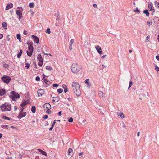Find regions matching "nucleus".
Here are the masks:
<instances>
[{"label":"nucleus","instance_id":"31","mask_svg":"<svg viewBox=\"0 0 159 159\" xmlns=\"http://www.w3.org/2000/svg\"><path fill=\"white\" fill-rule=\"evenodd\" d=\"M63 89H61L59 88L57 90V92L58 93H60L63 92Z\"/></svg>","mask_w":159,"mask_h":159},{"label":"nucleus","instance_id":"19","mask_svg":"<svg viewBox=\"0 0 159 159\" xmlns=\"http://www.w3.org/2000/svg\"><path fill=\"white\" fill-rule=\"evenodd\" d=\"M38 151H39L41 154H42L43 155L47 156V154H46V152L44 151H43L41 149H38Z\"/></svg>","mask_w":159,"mask_h":159},{"label":"nucleus","instance_id":"56","mask_svg":"<svg viewBox=\"0 0 159 159\" xmlns=\"http://www.w3.org/2000/svg\"><path fill=\"white\" fill-rule=\"evenodd\" d=\"M68 90H67V88H66L65 89H64V92L65 93H66L67 92Z\"/></svg>","mask_w":159,"mask_h":159},{"label":"nucleus","instance_id":"30","mask_svg":"<svg viewBox=\"0 0 159 159\" xmlns=\"http://www.w3.org/2000/svg\"><path fill=\"white\" fill-rule=\"evenodd\" d=\"M119 116H120V117L122 118H123L125 117V116L123 113H119Z\"/></svg>","mask_w":159,"mask_h":159},{"label":"nucleus","instance_id":"17","mask_svg":"<svg viewBox=\"0 0 159 159\" xmlns=\"http://www.w3.org/2000/svg\"><path fill=\"white\" fill-rule=\"evenodd\" d=\"M37 59L39 61L43 60L42 57L40 54H39L38 55L37 57Z\"/></svg>","mask_w":159,"mask_h":159},{"label":"nucleus","instance_id":"16","mask_svg":"<svg viewBox=\"0 0 159 159\" xmlns=\"http://www.w3.org/2000/svg\"><path fill=\"white\" fill-rule=\"evenodd\" d=\"M13 6V5L12 3L7 4L6 6V9L7 10H8L11 8Z\"/></svg>","mask_w":159,"mask_h":159},{"label":"nucleus","instance_id":"47","mask_svg":"<svg viewBox=\"0 0 159 159\" xmlns=\"http://www.w3.org/2000/svg\"><path fill=\"white\" fill-rule=\"evenodd\" d=\"M35 80L37 81H39L40 80V78L39 76H37L36 77Z\"/></svg>","mask_w":159,"mask_h":159},{"label":"nucleus","instance_id":"36","mask_svg":"<svg viewBox=\"0 0 159 159\" xmlns=\"http://www.w3.org/2000/svg\"><path fill=\"white\" fill-rule=\"evenodd\" d=\"M34 3H30L29 4V7L30 8H32L34 7Z\"/></svg>","mask_w":159,"mask_h":159},{"label":"nucleus","instance_id":"18","mask_svg":"<svg viewBox=\"0 0 159 159\" xmlns=\"http://www.w3.org/2000/svg\"><path fill=\"white\" fill-rule=\"evenodd\" d=\"M5 93V91L4 89H0V96L4 95Z\"/></svg>","mask_w":159,"mask_h":159},{"label":"nucleus","instance_id":"24","mask_svg":"<svg viewBox=\"0 0 159 159\" xmlns=\"http://www.w3.org/2000/svg\"><path fill=\"white\" fill-rule=\"evenodd\" d=\"M22 52H23L22 50H20V51L19 52V53L17 55V57L18 58H19L20 57L22 54Z\"/></svg>","mask_w":159,"mask_h":159},{"label":"nucleus","instance_id":"52","mask_svg":"<svg viewBox=\"0 0 159 159\" xmlns=\"http://www.w3.org/2000/svg\"><path fill=\"white\" fill-rule=\"evenodd\" d=\"M62 87L64 89L67 88V86L65 85H62Z\"/></svg>","mask_w":159,"mask_h":159},{"label":"nucleus","instance_id":"29","mask_svg":"<svg viewBox=\"0 0 159 159\" xmlns=\"http://www.w3.org/2000/svg\"><path fill=\"white\" fill-rule=\"evenodd\" d=\"M27 101H24L23 102V103H22L21 106L22 107H24L25 106V105H26L27 103Z\"/></svg>","mask_w":159,"mask_h":159},{"label":"nucleus","instance_id":"62","mask_svg":"<svg viewBox=\"0 0 159 159\" xmlns=\"http://www.w3.org/2000/svg\"><path fill=\"white\" fill-rule=\"evenodd\" d=\"M133 4L134 5V7H135L136 4H135V1H134V0L133 1Z\"/></svg>","mask_w":159,"mask_h":159},{"label":"nucleus","instance_id":"48","mask_svg":"<svg viewBox=\"0 0 159 159\" xmlns=\"http://www.w3.org/2000/svg\"><path fill=\"white\" fill-rule=\"evenodd\" d=\"M48 118V116L47 115H44L43 116V118L44 119H46Z\"/></svg>","mask_w":159,"mask_h":159},{"label":"nucleus","instance_id":"57","mask_svg":"<svg viewBox=\"0 0 159 159\" xmlns=\"http://www.w3.org/2000/svg\"><path fill=\"white\" fill-rule=\"evenodd\" d=\"M106 56V55H103V56H102V59H104L105 57Z\"/></svg>","mask_w":159,"mask_h":159},{"label":"nucleus","instance_id":"40","mask_svg":"<svg viewBox=\"0 0 159 159\" xmlns=\"http://www.w3.org/2000/svg\"><path fill=\"white\" fill-rule=\"evenodd\" d=\"M133 84V83L132 81H130L129 82V86L128 89H129L131 87L132 85Z\"/></svg>","mask_w":159,"mask_h":159},{"label":"nucleus","instance_id":"26","mask_svg":"<svg viewBox=\"0 0 159 159\" xmlns=\"http://www.w3.org/2000/svg\"><path fill=\"white\" fill-rule=\"evenodd\" d=\"M33 52L30 51H27V55L29 56H30L32 55V53Z\"/></svg>","mask_w":159,"mask_h":159},{"label":"nucleus","instance_id":"2","mask_svg":"<svg viewBox=\"0 0 159 159\" xmlns=\"http://www.w3.org/2000/svg\"><path fill=\"white\" fill-rule=\"evenodd\" d=\"M0 108L2 111H10L11 109V106L10 104H5L0 106Z\"/></svg>","mask_w":159,"mask_h":159},{"label":"nucleus","instance_id":"60","mask_svg":"<svg viewBox=\"0 0 159 159\" xmlns=\"http://www.w3.org/2000/svg\"><path fill=\"white\" fill-rule=\"evenodd\" d=\"M3 37V35L2 34H0V39H2Z\"/></svg>","mask_w":159,"mask_h":159},{"label":"nucleus","instance_id":"50","mask_svg":"<svg viewBox=\"0 0 159 159\" xmlns=\"http://www.w3.org/2000/svg\"><path fill=\"white\" fill-rule=\"evenodd\" d=\"M47 112L49 114H50L51 113V111L50 110H46Z\"/></svg>","mask_w":159,"mask_h":159},{"label":"nucleus","instance_id":"55","mask_svg":"<svg viewBox=\"0 0 159 159\" xmlns=\"http://www.w3.org/2000/svg\"><path fill=\"white\" fill-rule=\"evenodd\" d=\"M56 120H54V121L53 123L52 124V127H53L54 126V125H55V123H56Z\"/></svg>","mask_w":159,"mask_h":159},{"label":"nucleus","instance_id":"11","mask_svg":"<svg viewBox=\"0 0 159 159\" xmlns=\"http://www.w3.org/2000/svg\"><path fill=\"white\" fill-rule=\"evenodd\" d=\"M32 37L33 39L34 42L36 44H38L39 43V39L38 37L34 35H32Z\"/></svg>","mask_w":159,"mask_h":159},{"label":"nucleus","instance_id":"7","mask_svg":"<svg viewBox=\"0 0 159 159\" xmlns=\"http://www.w3.org/2000/svg\"><path fill=\"white\" fill-rule=\"evenodd\" d=\"M72 87L73 90L77 89L80 88V86L79 84L77 82H73L72 84Z\"/></svg>","mask_w":159,"mask_h":159},{"label":"nucleus","instance_id":"39","mask_svg":"<svg viewBox=\"0 0 159 159\" xmlns=\"http://www.w3.org/2000/svg\"><path fill=\"white\" fill-rule=\"evenodd\" d=\"M155 68L156 71H159V67H158L157 66L155 65Z\"/></svg>","mask_w":159,"mask_h":159},{"label":"nucleus","instance_id":"4","mask_svg":"<svg viewBox=\"0 0 159 159\" xmlns=\"http://www.w3.org/2000/svg\"><path fill=\"white\" fill-rule=\"evenodd\" d=\"M12 100L15 101L16 99L19 98L20 97V95L18 93L15 92L14 91H12L10 95L9 96Z\"/></svg>","mask_w":159,"mask_h":159},{"label":"nucleus","instance_id":"27","mask_svg":"<svg viewBox=\"0 0 159 159\" xmlns=\"http://www.w3.org/2000/svg\"><path fill=\"white\" fill-rule=\"evenodd\" d=\"M143 13L146 14V16H148L149 15V13L148 12V11L147 10H145L143 11Z\"/></svg>","mask_w":159,"mask_h":159},{"label":"nucleus","instance_id":"20","mask_svg":"<svg viewBox=\"0 0 159 159\" xmlns=\"http://www.w3.org/2000/svg\"><path fill=\"white\" fill-rule=\"evenodd\" d=\"M85 83L87 84V86L89 87L90 85L91 84L89 83V79H86L85 81Z\"/></svg>","mask_w":159,"mask_h":159},{"label":"nucleus","instance_id":"32","mask_svg":"<svg viewBox=\"0 0 159 159\" xmlns=\"http://www.w3.org/2000/svg\"><path fill=\"white\" fill-rule=\"evenodd\" d=\"M154 4L155 6L159 8V3L157 1H155L154 2Z\"/></svg>","mask_w":159,"mask_h":159},{"label":"nucleus","instance_id":"45","mask_svg":"<svg viewBox=\"0 0 159 159\" xmlns=\"http://www.w3.org/2000/svg\"><path fill=\"white\" fill-rule=\"evenodd\" d=\"M7 125H1V127L2 128H7Z\"/></svg>","mask_w":159,"mask_h":159},{"label":"nucleus","instance_id":"12","mask_svg":"<svg viewBox=\"0 0 159 159\" xmlns=\"http://www.w3.org/2000/svg\"><path fill=\"white\" fill-rule=\"evenodd\" d=\"M26 114L25 112L20 111L19 115L18 116V117L19 119H20L21 118L25 117Z\"/></svg>","mask_w":159,"mask_h":159},{"label":"nucleus","instance_id":"6","mask_svg":"<svg viewBox=\"0 0 159 159\" xmlns=\"http://www.w3.org/2000/svg\"><path fill=\"white\" fill-rule=\"evenodd\" d=\"M148 10L149 11H151L152 12H154L155 10L153 7L152 3L150 2H148Z\"/></svg>","mask_w":159,"mask_h":159},{"label":"nucleus","instance_id":"33","mask_svg":"<svg viewBox=\"0 0 159 159\" xmlns=\"http://www.w3.org/2000/svg\"><path fill=\"white\" fill-rule=\"evenodd\" d=\"M30 63L27 62L26 61V66H25V67L27 69H28L30 65Z\"/></svg>","mask_w":159,"mask_h":159},{"label":"nucleus","instance_id":"3","mask_svg":"<svg viewBox=\"0 0 159 159\" xmlns=\"http://www.w3.org/2000/svg\"><path fill=\"white\" fill-rule=\"evenodd\" d=\"M23 11V9L22 7H18L16 11V14L18 16L19 19L20 20V19L22 17V12Z\"/></svg>","mask_w":159,"mask_h":159},{"label":"nucleus","instance_id":"59","mask_svg":"<svg viewBox=\"0 0 159 159\" xmlns=\"http://www.w3.org/2000/svg\"><path fill=\"white\" fill-rule=\"evenodd\" d=\"M58 115L59 116H61V112L60 111L58 113Z\"/></svg>","mask_w":159,"mask_h":159},{"label":"nucleus","instance_id":"15","mask_svg":"<svg viewBox=\"0 0 159 159\" xmlns=\"http://www.w3.org/2000/svg\"><path fill=\"white\" fill-rule=\"evenodd\" d=\"M59 98L58 97H53L52 98V100L54 102H57L59 101Z\"/></svg>","mask_w":159,"mask_h":159},{"label":"nucleus","instance_id":"13","mask_svg":"<svg viewBox=\"0 0 159 159\" xmlns=\"http://www.w3.org/2000/svg\"><path fill=\"white\" fill-rule=\"evenodd\" d=\"M44 94V91L42 89H39L38 90V96L39 97L42 96Z\"/></svg>","mask_w":159,"mask_h":159},{"label":"nucleus","instance_id":"23","mask_svg":"<svg viewBox=\"0 0 159 159\" xmlns=\"http://www.w3.org/2000/svg\"><path fill=\"white\" fill-rule=\"evenodd\" d=\"M2 27L5 29H7V24L6 22H3L2 24Z\"/></svg>","mask_w":159,"mask_h":159},{"label":"nucleus","instance_id":"9","mask_svg":"<svg viewBox=\"0 0 159 159\" xmlns=\"http://www.w3.org/2000/svg\"><path fill=\"white\" fill-rule=\"evenodd\" d=\"M74 93L77 96H79L80 95L81 92L80 88L77 89L73 90Z\"/></svg>","mask_w":159,"mask_h":159},{"label":"nucleus","instance_id":"49","mask_svg":"<svg viewBox=\"0 0 159 159\" xmlns=\"http://www.w3.org/2000/svg\"><path fill=\"white\" fill-rule=\"evenodd\" d=\"M99 94L100 96H102L103 95V93L102 91H100L99 92Z\"/></svg>","mask_w":159,"mask_h":159},{"label":"nucleus","instance_id":"1","mask_svg":"<svg viewBox=\"0 0 159 159\" xmlns=\"http://www.w3.org/2000/svg\"><path fill=\"white\" fill-rule=\"evenodd\" d=\"M70 69L72 73H77L81 69V66L78 64L74 63L71 65Z\"/></svg>","mask_w":159,"mask_h":159},{"label":"nucleus","instance_id":"61","mask_svg":"<svg viewBox=\"0 0 159 159\" xmlns=\"http://www.w3.org/2000/svg\"><path fill=\"white\" fill-rule=\"evenodd\" d=\"M156 59H157V60H159V56H157L156 57Z\"/></svg>","mask_w":159,"mask_h":159},{"label":"nucleus","instance_id":"51","mask_svg":"<svg viewBox=\"0 0 159 159\" xmlns=\"http://www.w3.org/2000/svg\"><path fill=\"white\" fill-rule=\"evenodd\" d=\"M58 86V85L56 84H53V87H57Z\"/></svg>","mask_w":159,"mask_h":159},{"label":"nucleus","instance_id":"41","mask_svg":"<svg viewBox=\"0 0 159 159\" xmlns=\"http://www.w3.org/2000/svg\"><path fill=\"white\" fill-rule=\"evenodd\" d=\"M51 32L50 31V28H47L46 30V33L48 34H50V33Z\"/></svg>","mask_w":159,"mask_h":159},{"label":"nucleus","instance_id":"37","mask_svg":"<svg viewBox=\"0 0 159 159\" xmlns=\"http://www.w3.org/2000/svg\"><path fill=\"white\" fill-rule=\"evenodd\" d=\"M2 117L4 119L7 120H10V118H9L5 116H3Z\"/></svg>","mask_w":159,"mask_h":159},{"label":"nucleus","instance_id":"28","mask_svg":"<svg viewBox=\"0 0 159 159\" xmlns=\"http://www.w3.org/2000/svg\"><path fill=\"white\" fill-rule=\"evenodd\" d=\"M17 39H18L20 42H21V38L20 36V34H18L16 36Z\"/></svg>","mask_w":159,"mask_h":159},{"label":"nucleus","instance_id":"14","mask_svg":"<svg viewBox=\"0 0 159 159\" xmlns=\"http://www.w3.org/2000/svg\"><path fill=\"white\" fill-rule=\"evenodd\" d=\"M96 49L97 52L100 54L102 53L101 48L98 45H97L96 47Z\"/></svg>","mask_w":159,"mask_h":159},{"label":"nucleus","instance_id":"64","mask_svg":"<svg viewBox=\"0 0 159 159\" xmlns=\"http://www.w3.org/2000/svg\"><path fill=\"white\" fill-rule=\"evenodd\" d=\"M139 135H140V132H138V133H137V136L138 137L139 136Z\"/></svg>","mask_w":159,"mask_h":159},{"label":"nucleus","instance_id":"44","mask_svg":"<svg viewBox=\"0 0 159 159\" xmlns=\"http://www.w3.org/2000/svg\"><path fill=\"white\" fill-rule=\"evenodd\" d=\"M69 122H72L73 121V119L72 117H70L68 120Z\"/></svg>","mask_w":159,"mask_h":159},{"label":"nucleus","instance_id":"58","mask_svg":"<svg viewBox=\"0 0 159 159\" xmlns=\"http://www.w3.org/2000/svg\"><path fill=\"white\" fill-rule=\"evenodd\" d=\"M72 45H70L69 46V49L70 50H71L72 49Z\"/></svg>","mask_w":159,"mask_h":159},{"label":"nucleus","instance_id":"5","mask_svg":"<svg viewBox=\"0 0 159 159\" xmlns=\"http://www.w3.org/2000/svg\"><path fill=\"white\" fill-rule=\"evenodd\" d=\"M2 80L5 83L7 84L11 80L10 77L6 75H4L2 78Z\"/></svg>","mask_w":159,"mask_h":159},{"label":"nucleus","instance_id":"21","mask_svg":"<svg viewBox=\"0 0 159 159\" xmlns=\"http://www.w3.org/2000/svg\"><path fill=\"white\" fill-rule=\"evenodd\" d=\"M31 110L33 113H35L36 112V108L34 106H32Z\"/></svg>","mask_w":159,"mask_h":159},{"label":"nucleus","instance_id":"54","mask_svg":"<svg viewBox=\"0 0 159 159\" xmlns=\"http://www.w3.org/2000/svg\"><path fill=\"white\" fill-rule=\"evenodd\" d=\"M93 7L95 8H97V5L96 4H93Z\"/></svg>","mask_w":159,"mask_h":159},{"label":"nucleus","instance_id":"53","mask_svg":"<svg viewBox=\"0 0 159 159\" xmlns=\"http://www.w3.org/2000/svg\"><path fill=\"white\" fill-rule=\"evenodd\" d=\"M23 34L25 35H27V32L26 31L24 30Z\"/></svg>","mask_w":159,"mask_h":159},{"label":"nucleus","instance_id":"63","mask_svg":"<svg viewBox=\"0 0 159 159\" xmlns=\"http://www.w3.org/2000/svg\"><path fill=\"white\" fill-rule=\"evenodd\" d=\"M53 127H52H52L49 128V130H52V129H53Z\"/></svg>","mask_w":159,"mask_h":159},{"label":"nucleus","instance_id":"34","mask_svg":"<svg viewBox=\"0 0 159 159\" xmlns=\"http://www.w3.org/2000/svg\"><path fill=\"white\" fill-rule=\"evenodd\" d=\"M72 151H73V150H72V149L71 148H69L68 149V155H69L70 153H71V152H72Z\"/></svg>","mask_w":159,"mask_h":159},{"label":"nucleus","instance_id":"10","mask_svg":"<svg viewBox=\"0 0 159 159\" xmlns=\"http://www.w3.org/2000/svg\"><path fill=\"white\" fill-rule=\"evenodd\" d=\"M43 107L45 110H50L51 108V106L50 104L46 103L44 104Z\"/></svg>","mask_w":159,"mask_h":159},{"label":"nucleus","instance_id":"35","mask_svg":"<svg viewBox=\"0 0 159 159\" xmlns=\"http://www.w3.org/2000/svg\"><path fill=\"white\" fill-rule=\"evenodd\" d=\"M152 22L148 21L147 22V24L149 26H150L152 24Z\"/></svg>","mask_w":159,"mask_h":159},{"label":"nucleus","instance_id":"22","mask_svg":"<svg viewBox=\"0 0 159 159\" xmlns=\"http://www.w3.org/2000/svg\"><path fill=\"white\" fill-rule=\"evenodd\" d=\"M43 60L42 61H39L38 63V64L39 66H42L43 65Z\"/></svg>","mask_w":159,"mask_h":159},{"label":"nucleus","instance_id":"38","mask_svg":"<svg viewBox=\"0 0 159 159\" xmlns=\"http://www.w3.org/2000/svg\"><path fill=\"white\" fill-rule=\"evenodd\" d=\"M134 12H137V13H140L139 11L138 10V8H137V7H136V8L134 10Z\"/></svg>","mask_w":159,"mask_h":159},{"label":"nucleus","instance_id":"8","mask_svg":"<svg viewBox=\"0 0 159 159\" xmlns=\"http://www.w3.org/2000/svg\"><path fill=\"white\" fill-rule=\"evenodd\" d=\"M28 45L29 48H28V51H30L33 52V43L32 42H28L27 43Z\"/></svg>","mask_w":159,"mask_h":159},{"label":"nucleus","instance_id":"42","mask_svg":"<svg viewBox=\"0 0 159 159\" xmlns=\"http://www.w3.org/2000/svg\"><path fill=\"white\" fill-rule=\"evenodd\" d=\"M150 38V36L149 35L147 36V37H146V40L145 41V42H148L149 40L148 39Z\"/></svg>","mask_w":159,"mask_h":159},{"label":"nucleus","instance_id":"46","mask_svg":"<svg viewBox=\"0 0 159 159\" xmlns=\"http://www.w3.org/2000/svg\"><path fill=\"white\" fill-rule=\"evenodd\" d=\"M122 124H123V126H122V127L125 128V129H126V125H125V123L124 122H123L122 123Z\"/></svg>","mask_w":159,"mask_h":159},{"label":"nucleus","instance_id":"25","mask_svg":"<svg viewBox=\"0 0 159 159\" xmlns=\"http://www.w3.org/2000/svg\"><path fill=\"white\" fill-rule=\"evenodd\" d=\"M46 68L47 70L49 71H51L53 70L52 68V67L49 66H46Z\"/></svg>","mask_w":159,"mask_h":159},{"label":"nucleus","instance_id":"43","mask_svg":"<svg viewBox=\"0 0 159 159\" xmlns=\"http://www.w3.org/2000/svg\"><path fill=\"white\" fill-rule=\"evenodd\" d=\"M74 42V39H72L70 42V45H72V44H73V43Z\"/></svg>","mask_w":159,"mask_h":159}]
</instances>
